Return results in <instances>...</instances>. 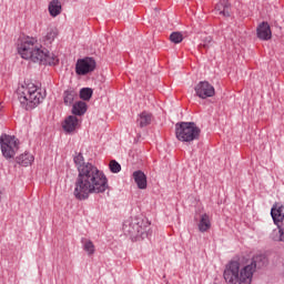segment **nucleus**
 I'll return each instance as SVG.
<instances>
[{
  "label": "nucleus",
  "mask_w": 284,
  "mask_h": 284,
  "mask_svg": "<svg viewBox=\"0 0 284 284\" xmlns=\"http://www.w3.org/2000/svg\"><path fill=\"white\" fill-rule=\"evenodd\" d=\"M73 161L78 170L73 195L78 201H85L90 199V194H103L109 190L110 184L105 173L92 163H85L83 154L78 153Z\"/></svg>",
  "instance_id": "obj_1"
},
{
  "label": "nucleus",
  "mask_w": 284,
  "mask_h": 284,
  "mask_svg": "<svg viewBox=\"0 0 284 284\" xmlns=\"http://www.w3.org/2000/svg\"><path fill=\"white\" fill-rule=\"evenodd\" d=\"M264 255H255L252 258L243 257L240 262H230L224 270V280L227 284H252L254 272L265 265Z\"/></svg>",
  "instance_id": "obj_2"
},
{
  "label": "nucleus",
  "mask_w": 284,
  "mask_h": 284,
  "mask_svg": "<svg viewBox=\"0 0 284 284\" xmlns=\"http://www.w3.org/2000/svg\"><path fill=\"white\" fill-rule=\"evenodd\" d=\"M17 50L21 59L33 61V63H41L42 65H57L59 63V58L48 51V49H43L36 38H20Z\"/></svg>",
  "instance_id": "obj_3"
},
{
  "label": "nucleus",
  "mask_w": 284,
  "mask_h": 284,
  "mask_svg": "<svg viewBox=\"0 0 284 284\" xmlns=\"http://www.w3.org/2000/svg\"><path fill=\"white\" fill-rule=\"evenodd\" d=\"M18 100L26 110H32L37 108L43 99H45V93L41 92L37 85L32 82H24L17 90Z\"/></svg>",
  "instance_id": "obj_4"
},
{
  "label": "nucleus",
  "mask_w": 284,
  "mask_h": 284,
  "mask_svg": "<svg viewBox=\"0 0 284 284\" xmlns=\"http://www.w3.org/2000/svg\"><path fill=\"white\" fill-rule=\"evenodd\" d=\"M175 136L182 143H192L201 136V129L194 122H180L175 124Z\"/></svg>",
  "instance_id": "obj_5"
},
{
  "label": "nucleus",
  "mask_w": 284,
  "mask_h": 284,
  "mask_svg": "<svg viewBox=\"0 0 284 284\" xmlns=\"http://www.w3.org/2000/svg\"><path fill=\"white\" fill-rule=\"evenodd\" d=\"M0 146L4 159H14L19 152V140L16 136L3 134L0 136Z\"/></svg>",
  "instance_id": "obj_6"
},
{
  "label": "nucleus",
  "mask_w": 284,
  "mask_h": 284,
  "mask_svg": "<svg viewBox=\"0 0 284 284\" xmlns=\"http://www.w3.org/2000/svg\"><path fill=\"white\" fill-rule=\"evenodd\" d=\"M149 223L141 217H133L124 222L123 230L131 236H143L148 232Z\"/></svg>",
  "instance_id": "obj_7"
},
{
  "label": "nucleus",
  "mask_w": 284,
  "mask_h": 284,
  "mask_svg": "<svg viewBox=\"0 0 284 284\" xmlns=\"http://www.w3.org/2000/svg\"><path fill=\"white\" fill-rule=\"evenodd\" d=\"M97 68V61L92 58L79 59L75 63V73L79 77H85L90 72H94Z\"/></svg>",
  "instance_id": "obj_8"
},
{
  "label": "nucleus",
  "mask_w": 284,
  "mask_h": 284,
  "mask_svg": "<svg viewBox=\"0 0 284 284\" xmlns=\"http://www.w3.org/2000/svg\"><path fill=\"white\" fill-rule=\"evenodd\" d=\"M196 97L200 99H210L216 94V91L214 90V85L210 84L207 81H201L199 82L195 88Z\"/></svg>",
  "instance_id": "obj_9"
},
{
  "label": "nucleus",
  "mask_w": 284,
  "mask_h": 284,
  "mask_svg": "<svg viewBox=\"0 0 284 284\" xmlns=\"http://www.w3.org/2000/svg\"><path fill=\"white\" fill-rule=\"evenodd\" d=\"M79 128H81V119L77 115H69L62 122V130H64L67 134H73Z\"/></svg>",
  "instance_id": "obj_10"
},
{
  "label": "nucleus",
  "mask_w": 284,
  "mask_h": 284,
  "mask_svg": "<svg viewBox=\"0 0 284 284\" xmlns=\"http://www.w3.org/2000/svg\"><path fill=\"white\" fill-rule=\"evenodd\" d=\"M271 216L273 219L274 225L278 227L284 226V206L278 204H274L271 209Z\"/></svg>",
  "instance_id": "obj_11"
},
{
  "label": "nucleus",
  "mask_w": 284,
  "mask_h": 284,
  "mask_svg": "<svg viewBox=\"0 0 284 284\" xmlns=\"http://www.w3.org/2000/svg\"><path fill=\"white\" fill-rule=\"evenodd\" d=\"M257 37H258L262 41H270V39H272V29L270 28V23H267V22H262V23L257 27Z\"/></svg>",
  "instance_id": "obj_12"
},
{
  "label": "nucleus",
  "mask_w": 284,
  "mask_h": 284,
  "mask_svg": "<svg viewBox=\"0 0 284 284\" xmlns=\"http://www.w3.org/2000/svg\"><path fill=\"white\" fill-rule=\"evenodd\" d=\"M133 179L139 190H145V187H148V178L145 176V173H143L142 171H135L133 173Z\"/></svg>",
  "instance_id": "obj_13"
},
{
  "label": "nucleus",
  "mask_w": 284,
  "mask_h": 284,
  "mask_svg": "<svg viewBox=\"0 0 284 284\" xmlns=\"http://www.w3.org/2000/svg\"><path fill=\"white\" fill-rule=\"evenodd\" d=\"M136 123L139 128H148V125L152 123V113L148 111H143L142 113L139 114Z\"/></svg>",
  "instance_id": "obj_14"
},
{
  "label": "nucleus",
  "mask_w": 284,
  "mask_h": 284,
  "mask_svg": "<svg viewBox=\"0 0 284 284\" xmlns=\"http://www.w3.org/2000/svg\"><path fill=\"white\" fill-rule=\"evenodd\" d=\"M85 112H88V104L85 102L78 101V102L73 103L72 114L74 116H83V114H85Z\"/></svg>",
  "instance_id": "obj_15"
},
{
  "label": "nucleus",
  "mask_w": 284,
  "mask_h": 284,
  "mask_svg": "<svg viewBox=\"0 0 284 284\" xmlns=\"http://www.w3.org/2000/svg\"><path fill=\"white\" fill-rule=\"evenodd\" d=\"M17 163L23 168H28V165H32V163H34V155H32L30 152H24L17 158Z\"/></svg>",
  "instance_id": "obj_16"
},
{
  "label": "nucleus",
  "mask_w": 284,
  "mask_h": 284,
  "mask_svg": "<svg viewBox=\"0 0 284 284\" xmlns=\"http://www.w3.org/2000/svg\"><path fill=\"white\" fill-rule=\"evenodd\" d=\"M197 227L200 232H207L212 227V221L210 220V215H207V213L201 215Z\"/></svg>",
  "instance_id": "obj_17"
},
{
  "label": "nucleus",
  "mask_w": 284,
  "mask_h": 284,
  "mask_svg": "<svg viewBox=\"0 0 284 284\" xmlns=\"http://www.w3.org/2000/svg\"><path fill=\"white\" fill-rule=\"evenodd\" d=\"M48 10H49V14L51 17H59V14H61V10H62L61 1H59V0H51L49 2Z\"/></svg>",
  "instance_id": "obj_18"
},
{
  "label": "nucleus",
  "mask_w": 284,
  "mask_h": 284,
  "mask_svg": "<svg viewBox=\"0 0 284 284\" xmlns=\"http://www.w3.org/2000/svg\"><path fill=\"white\" fill-rule=\"evenodd\" d=\"M215 11H217L219 14H222V17H230V2L227 0H221L215 6Z\"/></svg>",
  "instance_id": "obj_19"
},
{
  "label": "nucleus",
  "mask_w": 284,
  "mask_h": 284,
  "mask_svg": "<svg viewBox=\"0 0 284 284\" xmlns=\"http://www.w3.org/2000/svg\"><path fill=\"white\" fill-rule=\"evenodd\" d=\"M77 91L74 90H67L63 93V101L64 105H73L74 101H77Z\"/></svg>",
  "instance_id": "obj_20"
},
{
  "label": "nucleus",
  "mask_w": 284,
  "mask_h": 284,
  "mask_svg": "<svg viewBox=\"0 0 284 284\" xmlns=\"http://www.w3.org/2000/svg\"><path fill=\"white\" fill-rule=\"evenodd\" d=\"M82 245L88 256H92L94 255V252H97V246H94V242H92L91 240H88V239L82 240Z\"/></svg>",
  "instance_id": "obj_21"
},
{
  "label": "nucleus",
  "mask_w": 284,
  "mask_h": 284,
  "mask_svg": "<svg viewBox=\"0 0 284 284\" xmlns=\"http://www.w3.org/2000/svg\"><path fill=\"white\" fill-rule=\"evenodd\" d=\"M57 37H59V30L57 28L48 29L44 36V43H52Z\"/></svg>",
  "instance_id": "obj_22"
},
{
  "label": "nucleus",
  "mask_w": 284,
  "mask_h": 284,
  "mask_svg": "<svg viewBox=\"0 0 284 284\" xmlns=\"http://www.w3.org/2000/svg\"><path fill=\"white\" fill-rule=\"evenodd\" d=\"M214 45V40L212 39V37L206 36L202 39L199 48L200 50H211V48Z\"/></svg>",
  "instance_id": "obj_23"
},
{
  "label": "nucleus",
  "mask_w": 284,
  "mask_h": 284,
  "mask_svg": "<svg viewBox=\"0 0 284 284\" xmlns=\"http://www.w3.org/2000/svg\"><path fill=\"white\" fill-rule=\"evenodd\" d=\"M273 241L284 243V226H280L277 230H274L271 234Z\"/></svg>",
  "instance_id": "obj_24"
},
{
  "label": "nucleus",
  "mask_w": 284,
  "mask_h": 284,
  "mask_svg": "<svg viewBox=\"0 0 284 284\" xmlns=\"http://www.w3.org/2000/svg\"><path fill=\"white\" fill-rule=\"evenodd\" d=\"M80 99H82L83 101H90V99H92V89L90 88L81 89Z\"/></svg>",
  "instance_id": "obj_25"
},
{
  "label": "nucleus",
  "mask_w": 284,
  "mask_h": 284,
  "mask_svg": "<svg viewBox=\"0 0 284 284\" xmlns=\"http://www.w3.org/2000/svg\"><path fill=\"white\" fill-rule=\"evenodd\" d=\"M109 168L113 174H119V172H121V164H119V162H116L115 160H112L110 162Z\"/></svg>",
  "instance_id": "obj_26"
},
{
  "label": "nucleus",
  "mask_w": 284,
  "mask_h": 284,
  "mask_svg": "<svg viewBox=\"0 0 284 284\" xmlns=\"http://www.w3.org/2000/svg\"><path fill=\"white\" fill-rule=\"evenodd\" d=\"M172 43H181L183 41V34L181 32H173L170 36Z\"/></svg>",
  "instance_id": "obj_27"
}]
</instances>
